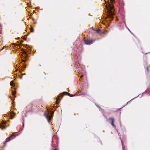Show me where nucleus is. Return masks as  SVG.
Returning <instances> with one entry per match:
<instances>
[{"label":"nucleus","instance_id":"f257e3e1","mask_svg":"<svg viewBox=\"0 0 150 150\" xmlns=\"http://www.w3.org/2000/svg\"><path fill=\"white\" fill-rule=\"evenodd\" d=\"M81 58V57L79 56L78 57L76 61L78 62V64L79 66V67L78 68L79 69V71L80 73L82 74V75H81V78L85 74V70L83 69V67L81 66L80 64V62L79 61L80 60Z\"/></svg>","mask_w":150,"mask_h":150},{"label":"nucleus","instance_id":"f03ea898","mask_svg":"<svg viewBox=\"0 0 150 150\" xmlns=\"http://www.w3.org/2000/svg\"><path fill=\"white\" fill-rule=\"evenodd\" d=\"M106 7L107 8L109 13L111 15V17L112 18V16L113 14V12L112 10L113 9V6L112 5L108 4L106 5Z\"/></svg>","mask_w":150,"mask_h":150},{"label":"nucleus","instance_id":"7ed1b4c3","mask_svg":"<svg viewBox=\"0 0 150 150\" xmlns=\"http://www.w3.org/2000/svg\"><path fill=\"white\" fill-rule=\"evenodd\" d=\"M50 111L48 110H46L44 112V115L47 119L48 122H50L51 117L50 116Z\"/></svg>","mask_w":150,"mask_h":150},{"label":"nucleus","instance_id":"20e7f679","mask_svg":"<svg viewBox=\"0 0 150 150\" xmlns=\"http://www.w3.org/2000/svg\"><path fill=\"white\" fill-rule=\"evenodd\" d=\"M13 136L14 137H15L14 135L13 134L11 135L10 137H9L6 139L5 142L4 143V147L6 146V143L7 142H8L11 139L14 138H12Z\"/></svg>","mask_w":150,"mask_h":150},{"label":"nucleus","instance_id":"39448f33","mask_svg":"<svg viewBox=\"0 0 150 150\" xmlns=\"http://www.w3.org/2000/svg\"><path fill=\"white\" fill-rule=\"evenodd\" d=\"M109 120H110L111 121V125L114 127H115V126L114 125V120L113 118H111L109 119Z\"/></svg>","mask_w":150,"mask_h":150},{"label":"nucleus","instance_id":"423d86ee","mask_svg":"<svg viewBox=\"0 0 150 150\" xmlns=\"http://www.w3.org/2000/svg\"><path fill=\"white\" fill-rule=\"evenodd\" d=\"M93 40H87L86 42V43L87 45H89L92 44Z\"/></svg>","mask_w":150,"mask_h":150},{"label":"nucleus","instance_id":"0eeeda50","mask_svg":"<svg viewBox=\"0 0 150 150\" xmlns=\"http://www.w3.org/2000/svg\"><path fill=\"white\" fill-rule=\"evenodd\" d=\"M96 32L97 33L99 34H104V33L103 32H102L99 29H98L96 30Z\"/></svg>","mask_w":150,"mask_h":150},{"label":"nucleus","instance_id":"6e6552de","mask_svg":"<svg viewBox=\"0 0 150 150\" xmlns=\"http://www.w3.org/2000/svg\"><path fill=\"white\" fill-rule=\"evenodd\" d=\"M5 128V126L4 125H1L0 124V128L3 129Z\"/></svg>","mask_w":150,"mask_h":150},{"label":"nucleus","instance_id":"1a4fd4ad","mask_svg":"<svg viewBox=\"0 0 150 150\" xmlns=\"http://www.w3.org/2000/svg\"><path fill=\"white\" fill-rule=\"evenodd\" d=\"M15 114L14 112H13L11 114L10 116L11 119L13 118Z\"/></svg>","mask_w":150,"mask_h":150},{"label":"nucleus","instance_id":"9d476101","mask_svg":"<svg viewBox=\"0 0 150 150\" xmlns=\"http://www.w3.org/2000/svg\"><path fill=\"white\" fill-rule=\"evenodd\" d=\"M10 85L11 86H14V82L13 81H11L10 82Z\"/></svg>","mask_w":150,"mask_h":150},{"label":"nucleus","instance_id":"9b49d317","mask_svg":"<svg viewBox=\"0 0 150 150\" xmlns=\"http://www.w3.org/2000/svg\"><path fill=\"white\" fill-rule=\"evenodd\" d=\"M59 97H58L57 98V103L58 104L59 103L60 101L61 100V99H59Z\"/></svg>","mask_w":150,"mask_h":150},{"label":"nucleus","instance_id":"f8f14e48","mask_svg":"<svg viewBox=\"0 0 150 150\" xmlns=\"http://www.w3.org/2000/svg\"><path fill=\"white\" fill-rule=\"evenodd\" d=\"M121 143H122V148H123V150H124V145L123 143V142H122V140H121Z\"/></svg>","mask_w":150,"mask_h":150},{"label":"nucleus","instance_id":"ddd939ff","mask_svg":"<svg viewBox=\"0 0 150 150\" xmlns=\"http://www.w3.org/2000/svg\"><path fill=\"white\" fill-rule=\"evenodd\" d=\"M23 53H24L25 54L26 56H24V58H26V57H27V55L26 54V52L25 51H24L23 52Z\"/></svg>","mask_w":150,"mask_h":150},{"label":"nucleus","instance_id":"4468645a","mask_svg":"<svg viewBox=\"0 0 150 150\" xmlns=\"http://www.w3.org/2000/svg\"><path fill=\"white\" fill-rule=\"evenodd\" d=\"M15 92L13 91H12V93L13 95L14 96L15 95Z\"/></svg>","mask_w":150,"mask_h":150},{"label":"nucleus","instance_id":"2eb2a0df","mask_svg":"<svg viewBox=\"0 0 150 150\" xmlns=\"http://www.w3.org/2000/svg\"><path fill=\"white\" fill-rule=\"evenodd\" d=\"M54 113V112H51V116H52L53 115Z\"/></svg>","mask_w":150,"mask_h":150},{"label":"nucleus","instance_id":"dca6fc26","mask_svg":"<svg viewBox=\"0 0 150 150\" xmlns=\"http://www.w3.org/2000/svg\"><path fill=\"white\" fill-rule=\"evenodd\" d=\"M146 69L147 70V71H149V68L148 67H147L146 68Z\"/></svg>","mask_w":150,"mask_h":150},{"label":"nucleus","instance_id":"f3484780","mask_svg":"<svg viewBox=\"0 0 150 150\" xmlns=\"http://www.w3.org/2000/svg\"><path fill=\"white\" fill-rule=\"evenodd\" d=\"M66 93L68 95H70V94L69 93H67V92H66Z\"/></svg>","mask_w":150,"mask_h":150},{"label":"nucleus","instance_id":"a211bd4d","mask_svg":"<svg viewBox=\"0 0 150 150\" xmlns=\"http://www.w3.org/2000/svg\"><path fill=\"white\" fill-rule=\"evenodd\" d=\"M61 98H62V97H63V96H62V95H61Z\"/></svg>","mask_w":150,"mask_h":150},{"label":"nucleus","instance_id":"6ab92c4d","mask_svg":"<svg viewBox=\"0 0 150 150\" xmlns=\"http://www.w3.org/2000/svg\"><path fill=\"white\" fill-rule=\"evenodd\" d=\"M25 73H24V74H22V75H25Z\"/></svg>","mask_w":150,"mask_h":150},{"label":"nucleus","instance_id":"aec40b11","mask_svg":"<svg viewBox=\"0 0 150 150\" xmlns=\"http://www.w3.org/2000/svg\"><path fill=\"white\" fill-rule=\"evenodd\" d=\"M54 150H57V149L56 148Z\"/></svg>","mask_w":150,"mask_h":150},{"label":"nucleus","instance_id":"412c9836","mask_svg":"<svg viewBox=\"0 0 150 150\" xmlns=\"http://www.w3.org/2000/svg\"><path fill=\"white\" fill-rule=\"evenodd\" d=\"M26 60H25V61L23 60V61L25 62V61H26Z\"/></svg>","mask_w":150,"mask_h":150},{"label":"nucleus","instance_id":"4be33fe9","mask_svg":"<svg viewBox=\"0 0 150 150\" xmlns=\"http://www.w3.org/2000/svg\"><path fill=\"white\" fill-rule=\"evenodd\" d=\"M22 76H21V77H20V79H21V78H22Z\"/></svg>","mask_w":150,"mask_h":150},{"label":"nucleus","instance_id":"5701e85b","mask_svg":"<svg viewBox=\"0 0 150 150\" xmlns=\"http://www.w3.org/2000/svg\"><path fill=\"white\" fill-rule=\"evenodd\" d=\"M112 1H113V2L114 1V0H112Z\"/></svg>","mask_w":150,"mask_h":150}]
</instances>
